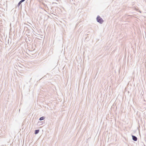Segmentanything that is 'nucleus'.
I'll return each mask as SVG.
<instances>
[{
    "instance_id": "obj_4",
    "label": "nucleus",
    "mask_w": 146,
    "mask_h": 146,
    "mask_svg": "<svg viewBox=\"0 0 146 146\" xmlns=\"http://www.w3.org/2000/svg\"><path fill=\"white\" fill-rule=\"evenodd\" d=\"M45 117L44 116H42L40 118L39 120L40 121H42L44 119Z\"/></svg>"
},
{
    "instance_id": "obj_5",
    "label": "nucleus",
    "mask_w": 146,
    "mask_h": 146,
    "mask_svg": "<svg viewBox=\"0 0 146 146\" xmlns=\"http://www.w3.org/2000/svg\"><path fill=\"white\" fill-rule=\"evenodd\" d=\"M21 2L19 1V3H18V5H17V7H19L20 6V5H21V7H22V5H21Z\"/></svg>"
},
{
    "instance_id": "obj_2",
    "label": "nucleus",
    "mask_w": 146,
    "mask_h": 146,
    "mask_svg": "<svg viewBox=\"0 0 146 146\" xmlns=\"http://www.w3.org/2000/svg\"><path fill=\"white\" fill-rule=\"evenodd\" d=\"M132 139L134 141H136L137 140V138L135 136L133 135H132Z\"/></svg>"
},
{
    "instance_id": "obj_1",
    "label": "nucleus",
    "mask_w": 146,
    "mask_h": 146,
    "mask_svg": "<svg viewBox=\"0 0 146 146\" xmlns=\"http://www.w3.org/2000/svg\"><path fill=\"white\" fill-rule=\"evenodd\" d=\"M96 20L97 21L100 23L102 24L104 22V20L102 18H101L98 15L96 18Z\"/></svg>"
},
{
    "instance_id": "obj_6",
    "label": "nucleus",
    "mask_w": 146,
    "mask_h": 146,
    "mask_svg": "<svg viewBox=\"0 0 146 146\" xmlns=\"http://www.w3.org/2000/svg\"><path fill=\"white\" fill-rule=\"evenodd\" d=\"M25 1V0H21L20 1L21 3H22L24 2Z\"/></svg>"
},
{
    "instance_id": "obj_3",
    "label": "nucleus",
    "mask_w": 146,
    "mask_h": 146,
    "mask_svg": "<svg viewBox=\"0 0 146 146\" xmlns=\"http://www.w3.org/2000/svg\"><path fill=\"white\" fill-rule=\"evenodd\" d=\"M39 131H40V130L39 129L35 130V134H38L39 133Z\"/></svg>"
}]
</instances>
